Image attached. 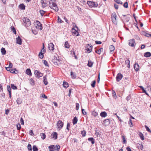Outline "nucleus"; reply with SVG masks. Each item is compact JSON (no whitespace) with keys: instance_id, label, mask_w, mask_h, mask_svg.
Here are the masks:
<instances>
[{"instance_id":"nucleus-1","label":"nucleus","mask_w":151,"mask_h":151,"mask_svg":"<svg viewBox=\"0 0 151 151\" xmlns=\"http://www.w3.org/2000/svg\"><path fill=\"white\" fill-rule=\"evenodd\" d=\"M49 6L51 9H52L56 12H58L59 10L55 2L49 1Z\"/></svg>"},{"instance_id":"nucleus-2","label":"nucleus","mask_w":151,"mask_h":151,"mask_svg":"<svg viewBox=\"0 0 151 151\" xmlns=\"http://www.w3.org/2000/svg\"><path fill=\"white\" fill-rule=\"evenodd\" d=\"M62 60L58 59L57 57L54 56L52 59V62L56 65H59L62 63Z\"/></svg>"},{"instance_id":"nucleus-3","label":"nucleus","mask_w":151,"mask_h":151,"mask_svg":"<svg viewBox=\"0 0 151 151\" xmlns=\"http://www.w3.org/2000/svg\"><path fill=\"white\" fill-rule=\"evenodd\" d=\"M117 16L115 13H113L111 16V19L112 22L115 24H117Z\"/></svg>"},{"instance_id":"nucleus-4","label":"nucleus","mask_w":151,"mask_h":151,"mask_svg":"<svg viewBox=\"0 0 151 151\" xmlns=\"http://www.w3.org/2000/svg\"><path fill=\"white\" fill-rule=\"evenodd\" d=\"M92 46L91 44H88L86 45V52L88 53H90L92 51Z\"/></svg>"},{"instance_id":"nucleus-5","label":"nucleus","mask_w":151,"mask_h":151,"mask_svg":"<svg viewBox=\"0 0 151 151\" xmlns=\"http://www.w3.org/2000/svg\"><path fill=\"white\" fill-rule=\"evenodd\" d=\"M75 27L76 29H75L74 28H73L72 29V33L75 36H78L79 35V33L77 31L78 28L76 25L75 26Z\"/></svg>"},{"instance_id":"nucleus-6","label":"nucleus","mask_w":151,"mask_h":151,"mask_svg":"<svg viewBox=\"0 0 151 151\" xmlns=\"http://www.w3.org/2000/svg\"><path fill=\"white\" fill-rule=\"evenodd\" d=\"M128 45L129 46L133 47H135L136 43L134 39H131L128 41Z\"/></svg>"},{"instance_id":"nucleus-7","label":"nucleus","mask_w":151,"mask_h":151,"mask_svg":"<svg viewBox=\"0 0 151 151\" xmlns=\"http://www.w3.org/2000/svg\"><path fill=\"white\" fill-rule=\"evenodd\" d=\"M64 123L61 120H59L57 123V126L58 127V130H60L63 126Z\"/></svg>"},{"instance_id":"nucleus-8","label":"nucleus","mask_w":151,"mask_h":151,"mask_svg":"<svg viewBox=\"0 0 151 151\" xmlns=\"http://www.w3.org/2000/svg\"><path fill=\"white\" fill-rule=\"evenodd\" d=\"M87 4L89 6L91 7H97L98 6V4L97 3L91 1H88Z\"/></svg>"},{"instance_id":"nucleus-9","label":"nucleus","mask_w":151,"mask_h":151,"mask_svg":"<svg viewBox=\"0 0 151 151\" xmlns=\"http://www.w3.org/2000/svg\"><path fill=\"white\" fill-rule=\"evenodd\" d=\"M123 75L120 73H118L116 77V79L117 82H119L122 79Z\"/></svg>"},{"instance_id":"nucleus-10","label":"nucleus","mask_w":151,"mask_h":151,"mask_svg":"<svg viewBox=\"0 0 151 151\" xmlns=\"http://www.w3.org/2000/svg\"><path fill=\"white\" fill-rule=\"evenodd\" d=\"M37 26H36V28L39 29L40 30H42V24L40 22L37 21L36 22Z\"/></svg>"},{"instance_id":"nucleus-11","label":"nucleus","mask_w":151,"mask_h":151,"mask_svg":"<svg viewBox=\"0 0 151 151\" xmlns=\"http://www.w3.org/2000/svg\"><path fill=\"white\" fill-rule=\"evenodd\" d=\"M35 74L36 76L37 77H41L42 76V73L39 71L36 70L35 71Z\"/></svg>"},{"instance_id":"nucleus-12","label":"nucleus","mask_w":151,"mask_h":151,"mask_svg":"<svg viewBox=\"0 0 151 151\" xmlns=\"http://www.w3.org/2000/svg\"><path fill=\"white\" fill-rule=\"evenodd\" d=\"M16 40L17 43L19 45H21L22 44V40L20 37L19 36L17 38Z\"/></svg>"},{"instance_id":"nucleus-13","label":"nucleus","mask_w":151,"mask_h":151,"mask_svg":"<svg viewBox=\"0 0 151 151\" xmlns=\"http://www.w3.org/2000/svg\"><path fill=\"white\" fill-rule=\"evenodd\" d=\"M54 45L52 43H50L48 44V48L50 51H53L54 49Z\"/></svg>"},{"instance_id":"nucleus-14","label":"nucleus","mask_w":151,"mask_h":151,"mask_svg":"<svg viewBox=\"0 0 151 151\" xmlns=\"http://www.w3.org/2000/svg\"><path fill=\"white\" fill-rule=\"evenodd\" d=\"M134 67L135 70L136 71H137L139 70V65L138 63H135L134 64Z\"/></svg>"},{"instance_id":"nucleus-15","label":"nucleus","mask_w":151,"mask_h":151,"mask_svg":"<svg viewBox=\"0 0 151 151\" xmlns=\"http://www.w3.org/2000/svg\"><path fill=\"white\" fill-rule=\"evenodd\" d=\"M41 3L43 8H45L47 6V4L45 0H41Z\"/></svg>"},{"instance_id":"nucleus-16","label":"nucleus","mask_w":151,"mask_h":151,"mask_svg":"<svg viewBox=\"0 0 151 151\" xmlns=\"http://www.w3.org/2000/svg\"><path fill=\"white\" fill-rule=\"evenodd\" d=\"M25 22L27 27H28L30 25L31 22L30 20L29 19L27 18L26 19H25Z\"/></svg>"},{"instance_id":"nucleus-17","label":"nucleus","mask_w":151,"mask_h":151,"mask_svg":"<svg viewBox=\"0 0 151 151\" xmlns=\"http://www.w3.org/2000/svg\"><path fill=\"white\" fill-rule=\"evenodd\" d=\"M57 133L55 132H53V133L51 134V136L52 137V138L55 139H57Z\"/></svg>"},{"instance_id":"nucleus-18","label":"nucleus","mask_w":151,"mask_h":151,"mask_svg":"<svg viewBox=\"0 0 151 151\" xmlns=\"http://www.w3.org/2000/svg\"><path fill=\"white\" fill-rule=\"evenodd\" d=\"M55 147L54 145H51L48 147L49 151H54Z\"/></svg>"},{"instance_id":"nucleus-19","label":"nucleus","mask_w":151,"mask_h":151,"mask_svg":"<svg viewBox=\"0 0 151 151\" xmlns=\"http://www.w3.org/2000/svg\"><path fill=\"white\" fill-rule=\"evenodd\" d=\"M70 76L71 78L73 79H75L77 77L76 73L72 71L70 72Z\"/></svg>"},{"instance_id":"nucleus-20","label":"nucleus","mask_w":151,"mask_h":151,"mask_svg":"<svg viewBox=\"0 0 151 151\" xmlns=\"http://www.w3.org/2000/svg\"><path fill=\"white\" fill-rule=\"evenodd\" d=\"M110 123V121L109 119L104 120V126H108Z\"/></svg>"},{"instance_id":"nucleus-21","label":"nucleus","mask_w":151,"mask_h":151,"mask_svg":"<svg viewBox=\"0 0 151 151\" xmlns=\"http://www.w3.org/2000/svg\"><path fill=\"white\" fill-rule=\"evenodd\" d=\"M47 76L46 75L43 77V82H44V84L45 85H47L48 84V82L47 81V79L46 78Z\"/></svg>"},{"instance_id":"nucleus-22","label":"nucleus","mask_w":151,"mask_h":151,"mask_svg":"<svg viewBox=\"0 0 151 151\" xmlns=\"http://www.w3.org/2000/svg\"><path fill=\"white\" fill-rule=\"evenodd\" d=\"M10 72L12 73L17 74L18 73V71L16 68H14L11 69Z\"/></svg>"},{"instance_id":"nucleus-23","label":"nucleus","mask_w":151,"mask_h":151,"mask_svg":"<svg viewBox=\"0 0 151 151\" xmlns=\"http://www.w3.org/2000/svg\"><path fill=\"white\" fill-rule=\"evenodd\" d=\"M19 7V8L22 10H24L25 9V6L23 4H20Z\"/></svg>"},{"instance_id":"nucleus-24","label":"nucleus","mask_w":151,"mask_h":151,"mask_svg":"<svg viewBox=\"0 0 151 151\" xmlns=\"http://www.w3.org/2000/svg\"><path fill=\"white\" fill-rule=\"evenodd\" d=\"M26 73L27 75L29 76L32 75V73L31 71V70L29 68L27 69L26 71Z\"/></svg>"},{"instance_id":"nucleus-25","label":"nucleus","mask_w":151,"mask_h":151,"mask_svg":"<svg viewBox=\"0 0 151 151\" xmlns=\"http://www.w3.org/2000/svg\"><path fill=\"white\" fill-rule=\"evenodd\" d=\"M77 118L76 117H74L73 119V125H75L78 122Z\"/></svg>"},{"instance_id":"nucleus-26","label":"nucleus","mask_w":151,"mask_h":151,"mask_svg":"<svg viewBox=\"0 0 151 151\" xmlns=\"http://www.w3.org/2000/svg\"><path fill=\"white\" fill-rule=\"evenodd\" d=\"M93 64V63L92 62L91 60H89L88 61V63L87 65L88 66L90 67H92Z\"/></svg>"},{"instance_id":"nucleus-27","label":"nucleus","mask_w":151,"mask_h":151,"mask_svg":"<svg viewBox=\"0 0 151 151\" xmlns=\"http://www.w3.org/2000/svg\"><path fill=\"white\" fill-rule=\"evenodd\" d=\"M109 49L110 50L111 53L114 51L115 49V47L113 45H110L109 47Z\"/></svg>"},{"instance_id":"nucleus-28","label":"nucleus","mask_w":151,"mask_h":151,"mask_svg":"<svg viewBox=\"0 0 151 151\" xmlns=\"http://www.w3.org/2000/svg\"><path fill=\"white\" fill-rule=\"evenodd\" d=\"M151 53L149 52H147L144 54V56L146 57H148L151 56Z\"/></svg>"},{"instance_id":"nucleus-29","label":"nucleus","mask_w":151,"mask_h":151,"mask_svg":"<svg viewBox=\"0 0 151 151\" xmlns=\"http://www.w3.org/2000/svg\"><path fill=\"white\" fill-rule=\"evenodd\" d=\"M88 141H91L92 144H93L95 142V140L93 137H89L88 138Z\"/></svg>"},{"instance_id":"nucleus-30","label":"nucleus","mask_w":151,"mask_h":151,"mask_svg":"<svg viewBox=\"0 0 151 151\" xmlns=\"http://www.w3.org/2000/svg\"><path fill=\"white\" fill-rule=\"evenodd\" d=\"M1 52L2 55H4L6 53V50L3 47H2L1 49Z\"/></svg>"},{"instance_id":"nucleus-31","label":"nucleus","mask_w":151,"mask_h":151,"mask_svg":"<svg viewBox=\"0 0 151 151\" xmlns=\"http://www.w3.org/2000/svg\"><path fill=\"white\" fill-rule=\"evenodd\" d=\"M42 50H41V52L39 53L38 55L39 57L41 59H42L44 57L43 53L42 52Z\"/></svg>"},{"instance_id":"nucleus-32","label":"nucleus","mask_w":151,"mask_h":151,"mask_svg":"<svg viewBox=\"0 0 151 151\" xmlns=\"http://www.w3.org/2000/svg\"><path fill=\"white\" fill-rule=\"evenodd\" d=\"M11 31H13V32L14 33V34H16V29L13 26H12L11 27Z\"/></svg>"},{"instance_id":"nucleus-33","label":"nucleus","mask_w":151,"mask_h":151,"mask_svg":"<svg viewBox=\"0 0 151 151\" xmlns=\"http://www.w3.org/2000/svg\"><path fill=\"white\" fill-rule=\"evenodd\" d=\"M63 86L64 87L67 88L68 86V84L67 82L64 81L63 82Z\"/></svg>"},{"instance_id":"nucleus-34","label":"nucleus","mask_w":151,"mask_h":151,"mask_svg":"<svg viewBox=\"0 0 151 151\" xmlns=\"http://www.w3.org/2000/svg\"><path fill=\"white\" fill-rule=\"evenodd\" d=\"M139 135L141 140H143L144 139V136L141 132H140L139 133Z\"/></svg>"},{"instance_id":"nucleus-35","label":"nucleus","mask_w":151,"mask_h":151,"mask_svg":"<svg viewBox=\"0 0 151 151\" xmlns=\"http://www.w3.org/2000/svg\"><path fill=\"white\" fill-rule=\"evenodd\" d=\"M70 47L67 41H66L65 43V47L67 48H69Z\"/></svg>"},{"instance_id":"nucleus-36","label":"nucleus","mask_w":151,"mask_h":151,"mask_svg":"<svg viewBox=\"0 0 151 151\" xmlns=\"http://www.w3.org/2000/svg\"><path fill=\"white\" fill-rule=\"evenodd\" d=\"M11 88L14 90L17 89V87L14 85V84H11Z\"/></svg>"},{"instance_id":"nucleus-37","label":"nucleus","mask_w":151,"mask_h":151,"mask_svg":"<svg viewBox=\"0 0 151 151\" xmlns=\"http://www.w3.org/2000/svg\"><path fill=\"white\" fill-rule=\"evenodd\" d=\"M16 102L18 104H20L22 103V101L21 99L19 98L17 99Z\"/></svg>"},{"instance_id":"nucleus-38","label":"nucleus","mask_w":151,"mask_h":151,"mask_svg":"<svg viewBox=\"0 0 151 151\" xmlns=\"http://www.w3.org/2000/svg\"><path fill=\"white\" fill-rule=\"evenodd\" d=\"M32 149L33 151H38V148L35 145L33 146Z\"/></svg>"},{"instance_id":"nucleus-39","label":"nucleus","mask_w":151,"mask_h":151,"mask_svg":"<svg viewBox=\"0 0 151 151\" xmlns=\"http://www.w3.org/2000/svg\"><path fill=\"white\" fill-rule=\"evenodd\" d=\"M125 63L126 64H127V66L128 68H129L130 67V60L129 59H128L127 60H126L125 61Z\"/></svg>"},{"instance_id":"nucleus-40","label":"nucleus","mask_w":151,"mask_h":151,"mask_svg":"<svg viewBox=\"0 0 151 151\" xmlns=\"http://www.w3.org/2000/svg\"><path fill=\"white\" fill-rule=\"evenodd\" d=\"M60 148V146L59 145H56L55 148V150L56 151H59Z\"/></svg>"},{"instance_id":"nucleus-41","label":"nucleus","mask_w":151,"mask_h":151,"mask_svg":"<svg viewBox=\"0 0 151 151\" xmlns=\"http://www.w3.org/2000/svg\"><path fill=\"white\" fill-rule=\"evenodd\" d=\"M27 148L29 151H32V146L30 144H28L27 145Z\"/></svg>"},{"instance_id":"nucleus-42","label":"nucleus","mask_w":151,"mask_h":151,"mask_svg":"<svg viewBox=\"0 0 151 151\" xmlns=\"http://www.w3.org/2000/svg\"><path fill=\"white\" fill-rule=\"evenodd\" d=\"M114 1L118 4H120L122 5L123 4V3L120 0H114Z\"/></svg>"},{"instance_id":"nucleus-43","label":"nucleus","mask_w":151,"mask_h":151,"mask_svg":"<svg viewBox=\"0 0 151 151\" xmlns=\"http://www.w3.org/2000/svg\"><path fill=\"white\" fill-rule=\"evenodd\" d=\"M40 135L41 136V138H42L43 139H44L45 138L46 135L45 133H42Z\"/></svg>"},{"instance_id":"nucleus-44","label":"nucleus","mask_w":151,"mask_h":151,"mask_svg":"<svg viewBox=\"0 0 151 151\" xmlns=\"http://www.w3.org/2000/svg\"><path fill=\"white\" fill-rule=\"evenodd\" d=\"M112 94L113 98H114L115 99H116V93L114 91H112Z\"/></svg>"},{"instance_id":"nucleus-45","label":"nucleus","mask_w":151,"mask_h":151,"mask_svg":"<svg viewBox=\"0 0 151 151\" xmlns=\"http://www.w3.org/2000/svg\"><path fill=\"white\" fill-rule=\"evenodd\" d=\"M7 89L9 93L11 92V88L10 86L9 85H8L7 86Z\"/></svg>"},{"instance_id":"nucleus-46","label":"nucleus","mask_w":151,"mask_h":151,"mask_svg":"<svg viewBox=\"0 0 151 151\" xmlns=\"http://www.w3.org/2000/svg\"><path fill=\"white\" fill-rule=\"evenodd\" d=\"M96 83V81H92V82L91 83V85L92 87H94L95 86Z\"/></svg>"},{"instance_id":"nucleus-47","label":"nucleus","mask_w":151,"mask_h":151,"mask_svg":"<svg viewBox=\"0 0 151 151\" xmlns=\"http://www.w3.org/2000/svg\"><path fill=\"white\" fill-rule=\"evenodd\" d=\"M86 132L85 130L81 131V134L83 137H85L86 135Z\"/></svg>"},{"instance_id":"nucleus-48","label":"nucleus","mask_w":151,"mask_h":151,"mask_svg":"<svg viewBox=\"0 0 151 151\" xmlns=\"http://www.w3.org/2000/svg\"><path fill=\"white\" fill-rule=\"evenodd\" d=\"M137 147H139V148L141 150H142L143 148V145H140V144H138Z\"/></svg>"},{"instance_id":"nucleus-49","label":"nucleus","mask_w":151,"mask_h":151,"mask_svg":"<svg viewBox=\"0 0 151 151\" xmlns=\"http://www.w3.org/2000/svg\"><path fill=\"white\" fill-rule=\"evenodd\" d=\"M30 83L32 85H33L35 84L34 81L32 78H31L29 80Z\"/></svg>"},{"instance_id":"nucleus-50","label":"nucleus","mask_w":151,"mask_h":151,"mask_svg":"<svg viewBox=\"0 0 151 151\" xmlns=\"http://www.w3.org/2000/svg\"><path fill=\"white\" fill-rule=\"evenodd\" d=\"M129 125L130 127H133L132 123V120L131 119H130L129 121Z\"/></svg>"},{"instance_id":"nucleus-51","label":"nucleus","mask_w":151,"mask_h":151,"mask_svg":"<svg viewBox=\"0 0 151 151\" xmlns=\"http://www.w3.org/2000/svg\"><path fill=\"white\" fill-rule=\"evenodd\" d=\"M40 13L42 16H43L45 12L43 10H40Z\"/></svg>"},{"instance_id":"nucleus-52","label":"nucleus","mask_w":151,"mask_h":151,"mask_svg":"<svg viewBox=\"0 0 151 151\" xmlns=\"http://www.w3.org/2000/svg\"><path fill=\"white\" fill-rule=\"evenodd\" d=\"M122 139L123 140V143L125 144L126 142V140L124 136L123 135L122 136Z\"/></svg>"},{"instance_id":"nucleus-53","label":"nucleus","mask_w":151,"mask_h":151,"mask_svg":"<svg viewBox=\"0 0 151 151\" xmlns=\"http://www.w3.org/2000/svg\"><path fill=\"white\" fill-rule=\"evenodd\" d=\"M17 130H20L21 128V125L19 124H18L17 125Z\"/></svg>"},{"instance_id":"nucleus-54","label":"nucleus","mask_w":151,"mask_h":151,"mask_svg":"<svg viewBox=\"0 0 151 151\" xmlns=\"http://www.w3.org/2000/svg\"><path fill=\"white\" fill-rule=\"evenodd\" d=\"M92 115L94 116H96L98 115V113L96 111H93L92 113Z\"/></svg>"},{"instance_id":"nucleus-55","label":"nucleus","mask_w":151,"mask_h":151,"mask_svg":"<svg viewBox=\"0 0 151 151\" xmlns=\"http://www.w3.org/2000/svg\"><path fill=\"white\" fill-rule=\"evenodd\" d=\"M123 6L125 8L128 7V4L127 2H125L123 5Z\"/></svg>"},{"instance_id":"nucleus-56","label":"nucleus","mask_w":151,"mask_h":151,"mask_svg":"<svg viewBox=\"0 0 151 151\" xmlns=\"http://www.w3.org/2000/svg\"><path fill=\"white\" fill-rule=\"evenodd\" d=\"M79 105L78 103H76V110H78L79 109Z\"/></svg>"},{"instance_id":"nucleus-57","label":"nucleus","mask_w":151,"mask_h":151,"mask_svg":"<svg viewBox=\"0 0 151 151\" xmlns=\"http://www.w3.org/2000/svg\"><path fill=\"white\" fill-rule=\"evenodd\" d=\"M145 127L146 128L147 131L149 132H151V130L149 129V128L146 125H145Z\"/></svg>"},{"instance_id":"nucleus-58","label":"nucleus","mask_w":151,"mask_h":151,"mask_svg":"<svg viewBox=\"0 0 151 151\" xmlns=\"http://www.w3.org/2000/svg\"><path fill=\"white\" fill-rule=\"evenodd\" d=\"M58 22H59L60 23H62L63 22V21L60 19L59 16L58 17Z\"/></svg>"},{"instance_id":"nucleus-59","label":"nucleus","mask_w":151,"mask_h":151,"mask_svg":"<svg viewBox=\"0 0 151 151\" xmlns=\"http://www.w3.org/2000/svg\"><path fill=\"white\" fill-rule=\"evenodd\" d=\"M82 112L83 114L84 115H86V112L85 111L84 109H81Z\"/></svg>"},{"instance_id":"nucleus-60","label":"nucleus","mask_w":151,"mask_h":151,"mask_svg":"<svg viewBox=\"0 0 151 151\" xmlns=\"http://www.w3.org/2000/svg\"><path fill=\"white\" fill-rule=\"evenodd\" d=\"M20 121L21 122V123L22 124L24 125V120L22 117H21L20 119Z\"/></svg>"},{"instance_id":"nucleus-61","label":"nucleus","mask_w":151,"mask_h":151,"mask_svg":"<svg viewBox=\"0 0 151 151\" xmlns=\"http://www.w3.org/2000/svg\"><path fill=\"white\" fill-rule=\"evenodd\" d=\"M43 63L45 66H48V63L47 61L46 60H43Z\"/></svg>"},{"instance_id":"nucleus-62","label":"nucleus","mask_w":151,"mask_h":151,"mask_svg":"<svg viewBox=\"0 0 151 151\" xmlns=\"http://www.w3.org/2000/svg\"><path fill=\"white\" fill-rule=\"evenodd\" d=\"M29 134L33 136L34 135L33 132L32 130H30L29 131Z\"/></svg>"},{"instance_id":"nucleus-63","label":"nucleus","mask_w":151,"mask_h":151,"mask_svg":"<svg viewBox=\"0 0 151 151\" xmlns=\"http://www.w3.org/2000/svg\"><path fill=\"white\" fill-rule=\"evenodd\" d=\"M41 97H42L44 98L45 99H47V96L43 93L42 94Z\"/></svg>"},{"instance_id":"nucleus-64","label":"nucleus","mask_w":151,"mask_h":151,"mask_svg":"<svg viewBox=\"0 0 151 151\" xmlns=\"http://www.w3.org/2000/svg\"><path fill=\"white\" fill-rule=\"evenodd\" d=\"M129 19V17H127L125 19L124 22H128Z\"/></svg>"}]
</instances>
